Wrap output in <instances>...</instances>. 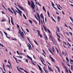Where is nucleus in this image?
<instances>
[{"mask_svg": "<svg viewBox=\"0 0 73 73\" xmlns=\"http://www.w3.org/2000/svg\"><path fill=\"white\" fill-rule=\"evenodd\" d=\"M57 19H58V22H60V20H61V18H60V17L58 16Z\"/></svg>", "mask_w": 73, "mask_h": 73, "instance_id": "nucleus-13", "label": "nucleus"}, {"mask_svg": "<svg viewBox=\"0 0 73 73\" xmlns=\"http://www.w3.org/2000/svg\"><path fill=\"white\" fill-rule=\"evenodd\" d=\"M25 62H27V63H28V59H25Z\"/></svg>", "mask_w": 73, "mask_h": 73, "instance_id": "nucleus-17", "label": "nucleus"}, {"mask_svg": "<svg viewBox=\"0 0 73 73\" xmlns=\"http://www.w3.org/2000/svg\"><path fill=\"white\" fill-rule=\"evenodd\" d=\"M66 59L68 62L69 61V59H68V57H66Z\"/></svg>", "mask_w": 73, "mask_h": 73, "instance_id": "nucleus-21", "label": "nucleus"}, {"mask_svg": "<svg viewBox=\"0 0 73 73\" xmlns=\"http://www.w3.org/2000/svg\"><path fill=\"white\" fill-rule=\"evenodd\" d=\"M68 41H69V42H71V41L70 40V39H69V38H68Z\"/></svg>", "mask_w": 73, "mask_h": 73, "instance_id": "nucleus-57", "label": "nucleus"}, {"mask_svg": "<svg viewBox=\"0 0 73 73\" xmlns=\"http://www.w3.org/2000/svg\"><path fill=\"white\" fill-rule=\"evenodd\" d=\"M45 72L46 73H48V71H46L45 70H44Z\"/></svg>", "mask_w": 73, "mask_h": 73, "instance_id": "nucleus-62", "label": "nucleus"}, {"mask_svg": "<svg viewBox=\"0 0 73 73\" xmlns=\"http://www.w3.org/2000/svg\"><path fill=\"white\" fill-rule=\"evenodd\" d=\"M19 32H18V33L20 34V35H21V37H23V38H25L24 37V33L23 32H22L21 33V31H20V29H19Z\"/></svg>", "mask_w": 73, "mask_h": 73, "instance_id": "nucleus-1", "label": "nucleus"}, {"mask_svg": "<svg viewBox=\"0 0 73 73\" xmlns=\"http://www.w3.org/2000/svg\"><path fill=\"white\" fill-rule=\"evenodd\" d=\"M66 72L68 73V69H66Z\"/></svg>", "mask_w": 73, "mask_h": 73, "instance_id": "nucleus-52", "label": "nucleus"}, {"mask_svg": "<svg viewBox=\"0 0 73 73\" xmlns=\"http://www.w3.org/2000/svg\"><path fill=\"white\" fill-rule=\"evenodd\" d=\"M3 32H4V33H5V35L6 36H7V35H8V34H7V33H6L5 32H4V31Z\"/></svg>", "mask_w": 73, "mask_h": 73, "instance_id": "nucleus-31", "label": "nucleus"}, {"mask_svg": "<svg viewBox=\"0 0 73 73\" xmlns=\"http://www.w3.org/2000/svg\"><path fill=\"white\" fill-rule=\"evenodd\" d=\"M33 22H34V23H35L37 24V22L36 21L34 20H33Z\"/></svg>", "mask_w": 73, "mask_h": 73, "instance_id": "nucleus-26", "label": "nucleus"}, {"mask_svg": "<svg viewBox=\"0 0 73 73\" xmlns=\"http://www.w3.org/2000/svg\"><path fill=\"white\" fill-rule=\"evenodd\" d=\"M70 62L71 64V63H71V62H73V60H71L70 59Z\"/></svg>", "mask_w": 73, "mask_h": 73, "instance_id": "nucleus-37", "label": "nucleus"}, {"mask_svg": "<svg viewBox=\"0 0 73 73\" xmlns=\"http://www.w3.org/2000/svg\"><path fill=\"white\" fill-rule=\"evenodd\" d=\"M5 19H2L1 21V22H3V21H5Z\"/></svg>", "mask_w": 73, "mask_h": 73, "instance_id": "nucleus-45", "label": "nucleus"}, {"mask_svg": "<svg viewBox=\"0 0 73 73\" xmlns=\"http://www.w3.org/2000/svg\"><path fill=\"white\" fill-rule=\"evenodd\" d=\"M8 63L9 64H10V67H11V69H12V66H11V63L10 62H9V61H8Z\"/></svg>", "mask_w": 73, "mask_h": 73, "instance_id": "nucleus-15", "label": "nucleus"}, {"mask_svg": "<svg viewBox=\"0 0 73 73\" xmlns=\"http://www.w3.org/2000/svg\"><path fill=\"white\" fill-rule=\"evenodd\" d=\"M65 27H68V26L66 25V23H65Z\"/></svg>", "mask_w": 73, "mask_h": 73, "instance_id": "nucleus-60", "label": "nucleus"}, {"mask_svg": "<svg viewBox=\"0 0 73 73\" xmlns=\"http://www.w3.org/2000/svg\"><path fill=\"white\" fill-rule=\"evenodd\" d=\"M57 7H58V9H59V10H61V9L59 7H58V6H57Z\"/></svg>", "mask_w": 73, "mask_h": 73, "instance_id": "nucleus-56", "label": "nucleus"}, {"mask_svg": "<svg viewBox=\"0 0 73 73\" xmlns=\"http://www.w3.org/2000/svg\"><path fill=\"white\" fill-rule=\"evenodd\" d=\"M48 50H49V51H50V53H51L52 54V55H53V53H52V52L51 50H50V49H48Z\"/></svg>", "mask_w": 73, "mask_h": 73, "instance_id": "nucleus-28", "label": "nucleus"}, {"mask_svg": "<svg viewBox=\"0 0 73 73\" xmlns=\"http://www.w3.org/2000/svg\"><path fill=\"white\" fill-rule=\"evenodd\" d=\"M27 46H28V47H29V50H31V49L30 48V46H29V45L28 44Z\"/></svg>", "mask_w": 73, "mask_h": 73, "instance_id": "nucleus-34", "label": "nucleus"}, {"mask_svg": "<svg viewBox=\"0 0 73 73\" xmlns=\"http://www.w3.org/2000/svg\"><path fill=\"white\" fill-rule=\"evenodd\" d=\"M36 15L38 17L39 19L40 20H41V19H40V15H39V14H38V13H37Z\"/></svg>", "mask_w": 73, "mask_h": 73, "instance_id": "nucleus-11", "label": "nucleus"}, {"mask_svg": "<svg viewBox=\"0 0 73 73\" xmlns=\"http://www.w3.org/2000/svg\"><path fill=\"white\" fill-rule=\"evenodd\" d=\"M31 7L32 8V9H34L35 8V4H34V3L32 1H31Z\"/></svg>", "mask_w": 73, "mask_h": 73, "instance_id": "nucleus-2", "label": "nucleus"}, {"mask_svg": "<svg viewBox=\"0 0 73 73\" xmlns=\"http://www.w3.org/2000/svg\"><path fill=\"white\" fill-rule=\"evenodd\" d=\"M56 35H57V36L59 38V39H60V36H59V35H58V34H56Z\"/></svg>", "mask_w": 73, "mask_h": 73, "instance_id": "nucleus-36", "label": "nucleus"}, {"mask_svg": "<svg viewBox=\"0 0 73 73\" xmlns=\"http://www.w3.org/2000/svg\"><path fill=\"white\" fill-rule=\"evenodd\" d=\"M47 14L48 16V17H50V15H49V12L48 11H47Z\"/></svg>", "mask_w": 73, "mask_h": 73, "instance_id": "nucleus-48", "label": "nucleus"}, {"mask_svg": "<svg viewBox=\"0 0 73 73\" xmlns=\"http://www.w3.org/2000/svg\"><path fill=\"white\" fill-rule=\"evenodd\" d=\"M29 45L30 46V49H31L32 50H33L32 48V46H31V44L29 43Z\"/></svg>", "mask_w": 73, "mask_h": 73, "instance_id": "nucleus-25", "label": "nucleus"}, {"mask_svg": "<svg viewBox=\"0 0 73 73\" xmlns=\"http://www.w3.org/2000/svg\"><path fill=\"white\" fill-rule=\"evenodd\" d=\"M21 29L23 31V32L25 33V31H24V30H23V28H22V27H21Z\"/></svg>", "mask_w": 73, "mask_h": 73, "instance_id": "nucleus-27", "label": "nucleus"}, {"mask_svg": "<svg viewBox=\"0 0 73 73\" xmlns=\"http://www.w3.org/2000/svg\"><path fill=\"white\" fill-rule=\"evenodd\" d=\"M68 27H69L70 29H71V31H72V28H71V27H70L69 26H68Z\"/></svg>", "mask_w": 73, "mask_h": 73, "instance_id": "nucleus-49", "label": "nucleus"}, {"mask_svg": "<svg viewBox=\"0 0 73 73\" xmlns=\"http://www.w3.org/2000/svg\"><path fill=\"white\" fill-rule=\"evenodd\" d=\"M47 63H48V64H49V65H51V64H50V63H49V62H48V61H46Z\"/></svg>", "mask_w": 73, "mask_h": 73, "instance_id": "nucleus-59", "label": "nucleus"}, {"mask_svg": "<svg viewBox=\"0 0 73 73\" xmlns=\"http://www.w3.org/2000/svg\"><path fill=\"white\" fill-rule=\"evenodd\" d=\"M58 41H59L60 42H61V40H60L59 38H58Z\"/></svg>", "mask_w": 73, "mask_h": 73, "instance_id": "nucleus-61", "label": "nucleus"}, {"mask_svg": "<svg viewBox=\"0 0 73 73\" xmlns=\"http://www.w3.org/2000/svg\"><path fill=\"white\" fill-rule=\"evenodd\" d=\"M17 57H18V58H23V57L22 56H17Z\"/></svg>", "mask_w": 73, "mask_h": 73, "instance_id": "nucleus-38", "label": "nucleus"}, {"mask_svg": "<svg viewBox=\"0 0 73 73\" xmlns=\"http://www.w3.org/2000/svg\"><path fill=\"white\" fill-rule=\"evenodd\" d=\"M48 69L50 71V72H53V70L51 68L49 67L48 66Z\"/></svg>", "mask_w": 73, "mask_h": 73, "instance_id": "nucleus-12", "label": "nucleus"}, {"mask_svg": "<svg viewBox=\"0 0 73 73\" xmlns=\"http://www.w3.org/2000/svg\"><path fill=\"white\" fill-rule=\"evenodd\" d=\"M52 49L53 52H54V47L53 46L52 47Z\"/></svg>", "mask_w": 73, "mask_h": 73, "instance_id": "nucleus-20", "label": "nucleus"}, {"mask_svg": "<svg viewBox=\"0 0 73 73\" xmlns=\"http://www.w3.org/2000/svg\"><path fill=\"white\" fill-rule=\"evenodd\" d=\"M73 69V65H71V70H72Z\"/></svg>", "mask_w": 73, "mask_h": 73, "instance_id": "nucleus-39", "label": "nucleus"}, {"mask_svg": "<svg viewBox=\"0 0 73 73\" xmlns=\"http://www.w3.org/2000/svg\"><path fill=\"white\" fill-rule=\"evenodd\" d=\"M8 9L9 10V12H10L12 14H13V12L12 11L11 9L10 8H8Z\"/></svg>", "mask_w": 73, "mask_h": 73, "instance_id": "nucleus-4", "label": "nucleus"}, {"mask_svg": "<svg viewBox=\"0 0 73 73\" xmlns=\"http://www.w3.org/2000/svg\"><path fill=\"white\" fill-rule=\"evenodd\" d=\"M19 54H21V55H23V54H24V53H21V52H20L19 53Z\"/></svg>", "mask_w": 73, "mask_h": 73, "instance_id": "nucleus-58", "label": "nucleus"}, {"mask_svg": "<svg viewBox=\"0 0 73 73\" xmlns=\"http://www.w3.org/2000/svg\"><path fill=\"white\" fill-rule=\"evenodd\" d=\"M15 7L16 8V9H17L18 11H19V12L18 13L19 14L20 16H22V15H21V13L22 14L23 13L21 11H20V10H19V9L18 8H17V7H16V6H15Z\"/></svg>", "mask_w": 73, "mask_h": 73, "instance_id": "nucleus-3", "label": "nucleus"}, {"mask_svg": "<svg viewBox=\"0 0 73 73\" xmlns=\"http://www.w3.org/2000/svg\"><path fill=\"white\" fill-rule=\"evenodd\" d=\"M2 6L4 8V9H6V8L4 7L3 5L2 4H1Z\"/></svg>", "mask_w": 73, "mask_h": 73, "instance_id": "nucleus-41", "label": "nucleus"}, {"mask_svg": "<svg viewBox=\"0 0 73 73\" xmlns=\"http://www.w3.org/2000/svg\"><path fill=\"white\" fill-rule=\"evenodd\" d=\"M38 67L39 68V70H40V71L42 72H43V71H42V69L41 68L40 66L38 65Z\"/></svg>", "mask_w": 73, "mask_h": 73, "instance_id": "nucleus-5", "label": "nucleus"}, {"mask_svg": "<svg viewBox=\"0 0 73 73\" xmlns=\"http://www.w3.org/2000/svg\"><path fill=\"white\" fill-rule=\"evenodd\" d=\"M9 17V24H10V20H9V17Z\"/></svg>", "mask_w": 73, "mask_h": 73, "instance_id": "nucleus-50", "label": "nucleus"}, {"mask_svg": "<svg viewBox=\"0 0 73 73\" xmlns=\"http://www.w3.org/2000/svg\"><path fill=\"white\" fill-rule=\"evenodd\" d=\"M56 28L57 29L58 31V32H60V29H59V28H58L57 27H56Z\"/></svg>", "mask_w": 73, "mask_h": 73, "instance_id": "nucleus-33", "label": "nucleus"}, {"mask_svg": "<svg viewBox=\"0 0 73 73\" xmlns=\"http://www.w3.org/2000/svg\"><path fill=\"white\" fill-rule=\"evenodd\" d=\"M42 50L43 52V53L44 54H46V53H45V51H44V49H42Z\"/></svg>", "mask_w": 73, "mask_h": 73, "instance_id": "nucleus-43", "label": "nucleus"}, {"mask_svg": "<svg viewBox=\"0 0 73 73\" xmlns=\"http://www.w3.org/2000/svg\"><path fill=\"white\" fill-rule=\"evenodd\" d=\"M27 58H29V59L31 60V61H33V60H32V58L30 57L29 56H28V55H27Z\"/></svg>", "mask_w": 73, "mask_h": 73, "instance_id": "nucleus-6", "label": "nucleus"}, {"mask_svg": "<svg viewBox=\"0 0 73 73\" xmlns=\"http://www.w3.org/2000/svg\"><path fill=\"white\" fill-rule=\"evenodd\" d=\"M14 13L15 14V16H16V14H17V13H16V11H15V10H14Z\"/></svg>", "mask_w": 73, "mask_h": 73, "instance_id": "nucleus-29", "label": "nucleus"}, {"mask_svg": "<svg viewBox=\"0 0 73 73\" xmlns=\"http://www.w3.org/2000/svg\"><path fill=\"white\" fill-rule=\"evenodd\" d=\"M37 32H38V36H40V31H39L37 30Z\"/></svg>", "mask_w": 73, "mask_h": 73, "instance_id": "nucleus-30", "label": "nucleus"}, {"mask_svg": "<svg viewBox=\"0 0 73 73\" xmlns=\"http://www.w3.org/2000/svg\"><path fill=\"white\" fill-rule=\"evenodd\" d=\"M36 19L37 20H38V21H39V25H40V20H40V19H37V18Z\"/></svg>", "mask_w": 73, "mask_h": 73, "instance_id": "nucleus-22", "label": "nucleus"}, {"mask_svg": "<svg viewBox=\"0 0 73 73\" xmlns=\"http://www.w3.org/2000/svg\"><path fill=\"white\" fill-rule=\"evenodd\" d=\"M29 21L30 24H32V20L29 19Z\"/></svg>", "mask_w": 73, "mask_h": 73, "instance_id": "nucleus-19", "label": "nucleus"}, {"mask_svg": "<svg viewBox=\"0 0 73 73\" xmlns=\"http://www.w3.org/2000/svg\"><path fill=\"white\" fill-rule=\"evenodd\" d=\"M11 23H13V19H12V17H11Z\"/></svg>", "mask_w": 73, "mask_h": 73, "instance_id": "nucleus-35", "label": "nucleus"}, {"mask_svg": "<svg viewBox=\"0 0 73 73\" xmlns=\"http://www.w3.org/2000/svg\"><path fill=\"white\" fill-rule=\"evenodd\" d=\"M18 6L19 7V8H20L23 11H24V9L23 7H20L19 5H18Z\"/></svg>", "mask_w": 73, "mask_h": 73, "instance_id": "nucleus-8", "label": "nucleus"}, {"mask_svg": "<svg viewBox=\"0 0 73 73\" xmlns=\"http://www.w3.org/2000/svg\"><path fill=\"white\" fill-rule=\"evenodd\" d=\"M28 3L29 5H31V3L29 1H28Z\"/></svg>", "mask_w": 73, "mask_h": 73, "instance_id": "nucleus-24", "label": "nucleus"}, {"mask_svg": "<svg viewBox=\"0 0 73 73\" xmlns=\"http://www.w3.org/2000/svg\"><path fill=\"white\" fill-rule=\"evenodd\" d=\"M53 7L54 8V9H55L56 11H57V9H56V7H54V6H53Z\"/></svg>", "mask_w": 73, "mask_h": 73, "instance_id": "nucleus-47", "label": "nucleus"}, {"mask_svg": "<svg viewBox=\"0 0 73 73\" xmlns=\"http://www.w3.org/2000/svg\"><path fill=\"white\" fill-rule=\"evenodd\" d=\"M49 36L50 37V40L53 41V38H52V37L50 35H49Z\"/></svg>", "mask_w": 73, "mask_h": 73, "instance_id": "nucleus-7", "label": "nucleus"}, {"mask_svg": "<svg viewBox=\"0 0 73 73\" xmlns=\"http://www.w3.org/2000/svg\"><path fill=\"white\" fill-rule=\"evenodd\" d=\"M52 5L53 7L54 6V3H52Z\"/></svg>", "mask_w": 73, "mask_h": 73, "instance_id": "nucleus-44", "label": "nucleus"}, {"mask_svg": "<svg viewBox=\"0 0 73 73\" xmlns=\"http://www.w3.org/2000/svg\"><path fill=\"white\" fill-rule=\"evenodd\" d=\"M29 42H30V44H31V45L32 46H33V44H32V43H31V41L30 40V41H29Z\"/></svg>", "mask_w": 73, "mask_h": 73, "instance_id": "nucleus-54", "label": "nucleus"}, {"mask_svg": "<svg viewBox=\"0 0 73 73\" xmlns=\"http://www.w3.org/2000/svg\"><path fill=\"white\" fill-rule=\"evenodd\" d=\"M13 58H15V60L17 63H18V64H19V62H17V59H16V58H15V56H13Z\"/></svg>", "mask_w": 73, "mask_h": 73, "instance_id": "nucleus-16", "label": "nucleus"}, {"mask_svg": "<svg viewBox=\"0 0 73 73\" xmlns=\"http://www.w3.org/2000/svg\"><path fill=\"white\" fill-rule=\"evenodd\" d=\"M47 30L48 31V32H49V33H50V30H49V29H47Z\"/></svg>", "mask_w": 73, "mask_h": 73, "instance_id": "nucleus-55", "label": "nucleus"}, {"mask_svg": "<svg viewBox=\"0 0 73 73\" xmlns=\"http://www.w3.org/2000/svg\"><path fill=\"white\" fill-rule=\"evenodd\" d=\"M45 38H46V40H47V41L48 40V37H47V36L46 35L45 36Z\"/></svg>", "mask_w": 73, "mask_h": 73, "instance_id": "nucleus-32", "label": "nucleus"}, {"mask_svg": "<svg viewBox=\"0 0 73 73\" xmlns=\"http://www.w3.org/2000/svg\"><path fill=\"white\" fill-rule=\"evenodd\" d=\"M40 16L41 19H44V16H43V15H42V13L41 14V15H40Z\"/></svg>", "mask_w": 73, "mask_h": 73, "instance_id": "nucleus-9", "label": "nucleus"}, {"mask_svg": "<svg viewBox=\"0 0 73 73\" xmlns=\"http://www.w3.org/2000/svg\"><path fill=\"white\" fill-rule=\"evenodd\" d=\"M23 16L24 17V18L26 20H27V17H26L25 15H24V14H23Z\"/></svg>", "mask_w": 73, "mask_h": 73, "instance_id": "nucleus-18", "label": "nucleus"}, {"mask_svg": "<svg viewBox=\"0 0 73 73\" xmlns=\"http://www.w3.org/2000/svg\"><path fill=\"white\" fill-rule=\"evenodd\" d=\"M12 40H14V41H16V40H17V39H16V38H14V39H12Z\"/></svg>", "mask_w": 73, "mask_h": 73, "instance_id": "nucleus-40", "label": "nucleus"}, {"mask_svg": "<svg viewBox=\"0 0 73 73\" xmlns=\"http://www.w3.org/2000/svg\"><path fill=\"white\" fill-rule=\"evenodd\" d=\"M0 68L1 69V70H2L3 71V73H5V72H3V69H2V68H1V67H0Z\"/></svg>", "mask_w": 73, "mask_h": 73, "instance_id": "nucleus-53", "label": "nucleus"}, {"mask_svg": "<svg viewBox=\"0 0 73 73\" xmlns=\"http://www.w3.org/2000/svg\"><path fill=\"white\" fill-rule=\"evenodd\" d=\"M49 57L51 59L52 61H53V62H55V61H54V59H53V58H52V57H51V56H49Z\"/></svg>", "mask_w": 73, "mask_h": 73, "instance_id": "nucleus-10", "label": "nucleus"}, {"mask_svg": "<svg viewBox=\"0 0 73 73\" xmlns=\"http://www.w3.org/2000/svg\"><path fill=\"white\" fill-rule=\"evenodd\" d=\"M43 70H44V71L45 70V69H46V68H45V67H44L43 68Z\"/></svg>", "mask_w": 73, "mask_h": 73, "instance_id": "nucleus-51", "label": "nucleus"}, {"mask_svg": "<svg viewBox=\"0 0 73 73\" xmlns=\"http://www.w3.org/2000/svg\"><path fill=\"white\" fill-rule=\"evenodd\" d=\"M26 31H27V32H29V31L28 30V29H26Z\"/></svg>", "mask_w": 73, "mask_h": 73, "instance_id": "nucleus-46", "label": "nucleus"}, {"mask_svg": "<svg viewBox=\"0 0 73 73\" xmlns=\"http://www.w3.org/2000/svg\"><path fill=\"white\" fill-rule=\"evenodd\" d=\"M6 66L8 68H9L10 70H11V67H10V66H9V65H7Z\"/></svg>", "mask_w": 73, "mask_h": 73, "instance_id": "nucleus-14", "label": "nucleus"}, {"mask_svg": "<svg viewBox=\"0 0 73 73\" xmlns=\"http://www.w3.org/2000/svg\"><path fill=\"white\" fill-rule=\"evenodd\" d=\"M42 9L45 12H46V10H45V7H44V6H43L42 7Z\"/></svg>", "mask_w": 73, "mask_h": 73, "instance_id": "nucleus-23", "label": "nucleus"}, {"mask_svg": "<svg viewBox=\"0 0 73 73\" xmlns=\"http://www.w3.org/2000/svg\"><path fill=\"white\" fill-rule=\"evenodd\" d=\"M1 13H3V14H4V15H5V13H4V12H3V11H1Z\"/></svg>", "mask_w": 73, "mask_h": 73, "instance_id": "nucleus-63", "label": "nucleus"}, {"mask_svg": "<svg viewBox=\"0 0 73 73\" xmlns=\"http://www.w3.org/2000/svg\"><path fill=\"white\" fill-rule=\"evenodd\" d=\"M35 44L37 45H38V43H37V42H36V41L35 42Z\"/></svg>", "mask_w": 73, "mask_h": 73, "instance_id": "nucleus-64", "label": "nucleus"}, {"mask_svg": "<svg viewBox=\"0 0 73 73\" xmlns=\"http://www.w3.org/2000/svg\"><path fill=\"white\" fill-rule=\"evenodd\" d=\"M70 19L72 21V23H73V19H72V18H71V17H70Z\"/></svg>", "mask_w": 73, "mask_h": 73, "instance_id": "nucleus-42", "label": "nucleus"}]
</instances>
